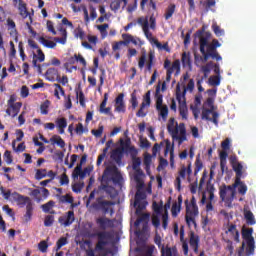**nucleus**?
I'll list each match as a JSON object with an SVG mask.
<instances>
[{"instance_id":"obj_24","label":"nucleus","mask_w":256,"mask_h":256,"mask_svg":"<svg viewBox=\"0 0 256 256\" xmlns=\"http://www.w3.org/2000/svg\"><path fill=\"white\" fill-rule=\"evenodd\" d=\"M83 163H85V161H80V165L77 166L73 173H72V177L74 180L80 178V180L85 179V177H87V174L83 171V168L81 166H83Z\"/></svg>"},{"instance_id":"obj_21","label":"nucleus","mask_w":256,"mask_h":256,"mask_svg":"<svg viewBox=\"0 0 256 256\" xmlns=\"http://www.w3.org/2000/svg\"><path fill=\"white\" fill-rule=\"evenodd\" d=\"M200 237L191 231L189 234V246L193 249L195 253L199 251Z\"/></svg>"},{"instance_id":"obj_11","label":"nucleus","mask_w":256,"mask_h":256,"mask_svg":"<svg viewBox=\"0 0 256 256\" xmlns=\"http://www.w3.org/2000/svg\"><path fill=\"white\" fill-rule=\"evenodd\" d=\"M134 181L136 182V188H137V191L135 193L134 202H136L138 204L140 202H144L147 198L146 192H144V190H143L145 187V183L143 181V178H140L139 175L134 176Z\"/></svg>"},{"instance_id":"obj_50","label":"nucleus","mask_w":256,"mask_h":256,"mask_svg":"<svg viewBox=\"0 0 256 256\" xmlns=\"http://www.w3.org/2000/svg\"><path fill=\"white\" fill-rule=\"evenodd\" d=\"M154 45H155L159 50H164V51H166L167 53H170V52H171V48L169 47L168 42L162 44V43H160V42L157 40Z\"/></svg>"},{"instance_id":"obj_7","label":"nucleus","mask_w":256,"mask_h":256,"mask_svg":"<svg viewBox=\"0 0 256 256\" xmlns=\"http://www.w3.org/2000/svg\"><path fill=\"white\" fill-rule=\"evenodd\" d=\"M185 222L187 225H191L193 223L194 225H197L196 223V217L199 215V208L197 205V200L195 196L191 197V200H185Z\"/></svg>"},{"instance_id":"obj_14","label":"nucleus","mask_w":256,"mask_h":256,"mask_svg":"<svg viewBox=\"0 0 256 256\" xmlns=\"http://www.w3.org/2000/svg\"><path fill=\"white\" fill-rule=\"evenodd\" d=\"M125 94L120 93L118 97L114 100V112L118 114L126 113V103H125Z\"/></svg>"},{"instance_id":"obj_12","label":"nucleus","mask_w":256,"mask_h":256,"mask_svg":"<svg viewBox=\"0 0 256 256\" xmlns=\"http://www.w3.org/2000/svg\"><path fill=\"white\" fill-rule=\"evenodd\" d=\"M201 119L212 122L215 126H219V112L212 109L203 108L201 113Z\"/></svg>"},{"instance_id":"obj_38","label":"nucleus","mask_w":256,"mask_h":256,"mask_svg":"<svg viewBox=\"0 0 256 256\" xmlns=\"http://www.w3.org/2000/svg\"><path fill=\"white\" fill-rule=\"evenodd\" d=\"M28 190L30 191V196L34 197V199L36 200L37 203H40L43 199L42 196H39L41 194V188H28Z\"/></svg>"},{"instance_id":"obj_15","label":"nucleus","mask_w":256,"mask_h":256,"mask_svg":"<svg viewBox=\"0 0 256 256\" xmlns=\"http://www.w3.org/2000/svg\"><path fill=\"white\" fill-rule=\"evenodd\" d=\"M230 152H231V141L229 138H227L221 143V150L220 149L218 150L220 161H226Z\"/></svg>"},{"instance_id":"obj_60","label":"nucleus","mask_w":256,"mask_h":256,"mask_svg":"<svg viewBox=\"0 0 256 256\" xmlns=\"http://www.w3.org/2000/svg\"><path fill=\"white\" fill-rule=\"evenodd\" d=\"M153 207V211L157 214V215H162L163 212V204H157L156 202L153 203L152 205Z\"/></svg>"},{"instance_id":"obj_19","label":"nucleus","mask_w":256,"mask_h":256,"mask_svg":"<svg viewBox=\"0 0 256 256\" xmlns=\"http://www.w3.org/2000/svg\"><path fill=\"white\" fill-rule=\"evenodd\" d=\"M231 164H232V168H233L234 172L236 173L235 180H238V182H239V179H242L246 176V169L238 161H232Z\"/></svg>"},{"instance_id":"obj_3","label":"nucleus","mask_w":256,"mask_h":256,"mask_svg":"<svg viewBox=\"0 0 256 256\" xmlns=\"http://www.w3.org/2000/svg\"><path fill=\"white\" fill-rule=\"evenodd\" d=\"M199 50L202 54L199 55L197 53L194 54V60L195 62L201 61L202 63H206L209 61V59H213L216 61H221L222 57L219 54V51H217V48L213 46L211 43H209L208 37L201 36L199 40Z\"/></svg>"},{"instance_id":"obj_23","label":"nucleus","mask_w":256,"mask_h":256,"mask_svg":"<svg viewBox=\"0 0 256 256\" xmlns=\"http://www.w3.org/2000/svg\"><path fill=\"white\" fill-rule=\"evenodd\" d=\"M22 104L21 102H16L15 104H10V106L6 109V114L11 116L12 118L17 117L19 112L21 111Z\"/></svg>"},{"instance_id":"obj_59","label":"nucleus","mask_w":256,"mask_h":256,"mask_svg":"<svg viewBox=\"0 0 256 256\" xmlns=\"http://www.w3.org/2000/svg\"><path fill=\"white\" fill-rule=\"evenodd\" d=\"M213 69V62H207L205 66L201 67V72L210 75L211 71Z\"/></svg>"},{"instance_id":"obj_32","label":"nucleus","mask_w":256,"mask_h":256,"mask_svg":"<svg viewBox=\"0 0 256 256\" xmlns=\"http://www.w3.org/2000/svg\"><path fill=\"white\" fill-rule=\"evenodd\" d=\"M53 87H55V89H54V97H56L57 100H61L60 95L62 97H65V95H66L65 89L60 84L54 83Z\"/></svg>"},{"instance_id":"obj_6","label":"nucleus","mask_w":256,"mask_h":256,"mask_svg":"<svg viewBox=\"0 0 256 256\" xmlns=\"http://www.w3.org/2000/svg\"><path fill=\"white\" fill-rule=\"evenodd\" d=\"M12 200L16 202L17 206L20 208L26 206V213L23 218L26 223L31 221L34 212V204L29 196H23V194H19V192H12Z\"/></svg>"},{"instance_id":"obj_25","label":"nucleus","mask_w":256,"mask_h":256,"mask_svg":"<svg viewBox=\"0 0 256 256\" xmlns=\"http://www.w3.org/2000/svg\"><path fill=\"white\" fill-rule=\"evenodd\" d=\"M96 223L99 225L100 229L105 231V229H109L113 227V221L106 217H100L96 220Z\"/></svg>"},{"instance_id":"obj_46","label":"nucleus","mask_w":256,"mask_h":256,"mask_svg":"<svg viewBox=\"0 0 256 256\" xmlns=\"http://www.w3.org/2000/svg\"><path fill=\"white\" fill-rule=\"evenodd\" d=\"M146 104H141L139 110L136 112V117L145 118L147 116Z\"/></svg>"},{"instance_id":"obj_54","label":"nucleus","mask_w":256,"mask_h":256,"mask_svg":"<svg viewBox=\"0 0 256 256\" xmlns=\"http://www.w3.org/2000/svg\"><path fill=\"white\" fill-rule=\"evenodd\" d=\"M68 244V239L66 237H61L56 242V251H59L62 247Z\"/></svg>"},{"instance_id":"obj_31","label":"nucleus","mask_w":256,"mask_h":256,"mask_svg":"<svg viewBox=\"0 0 256 256\" xmlns=\"http://www.w3.org/2000/svg\"><path fill=\"white\" fill-rule=\"evenodd\" d=\"M143 33L146 39L150 42V44H156L158 40L155 37H153V33H151V31L149 30V26H147V23H145Z\"/></svg>"},{"instance_id":"obj_57","label":"nucleus","mask_w":256,"mask_h":256,"mask_svg":"<svg viewBox=\"0 0 256 256\" xmlns=\"http://www.w3.org/2000/svg\"><path fill=\"white\" fill-rule=\"evenodd\" d=\"M55 204H56V203H55L54 201L50 200V201H48V203L42 205L41 208H42V210H43L45 213H49L50 210L53 209V207L55 206Z\"/></svg>"},{"instance_id":"obj_63","label":"nucleus","mask_w":256,"mask_h":256,"mask_svg":"<svg viewBox=\"0 0 256 256\" xmlns=\"http://www.w3.org/2000/svg\"><path fill=\"white\" fill-rule=\"evenodd\" d=\"M175 249L167 247L166 249L162 248V256H173Z\"/></svg>"},{"instance_id":"obj_36","label":"nucleus","mask_w":256,"mask_h":256,"mask_svg":"<svg viewBox=\"0 0 256 256\" xmlns=\"http://www.w3.org/2000/svg\"><path fill=\"white\" fill-rule=\"evenodd\" d=\"M192 175V168H191V163H189L186 166H182V168L180 169V172H179V177L182 178V179H185L186 176H191Z\"/></svg>"},{"instance_id":"obj_8","label":"nucleus","mask_w":256,"mask_h":256,"mask_svg":"<svg viewBox=\"0 0 256 256\" xmlns=\"http://www.w3.org/2000/svg\"><path fill=\"white\" fill-rule=\"evenodd\" d=\"M161 87L160 82L156 86L155 91V99H156V110L159 112V117L163 119L164 122H166L169 114V109L167 105H163V95L160 93Z\"/></svg>"},{"instance_id":"obj_58","label":"nucleus","mask_w":256,"mask_h":256,"mask_svg":"<svg viewBox=\"0 0 256 256\" xmlns=\"http://www.w3.org/2000/svg\"><path fill=\"white\" fill-rule=\"evenodd\" d=\"M208 83H209V85H212V86H219L220 85V76L219 75L211 76L208 79Z\"/></svg>"},{"instance_id":"obj_52","label":"nucleus","mask_w":256,"mask_h":256,"mask_svg":"<svg viewBox=\"0 0 256 256\" xmlns=\"http://www.w3.org/2000/svg\"><path fill=\"white\" fill-rule=\"evenodd\" d=\"M176 6L174 4H171L168 6L166 13H165V19L169 20L173 14L175 13Z\"/></svg>"},{"instance_id":"obj_16","label":"nucleus","mask_w":256,"mask_h":256,"mask_svg":"<svg viewBox=\"0 0 256 256\" xmlns=\"http://www.w3.org/2000/svg\"><path fill=\"white\" fill-rule=\"evenodd\" d=\"M177 100H178V111H180V117H182V119L184 120H187L188 107H187L185 96H182L181 94H177Z\"/></svg>"},{"instance_id":"obj_51","label":"nucleus","mask_w":256,"mask_h":256,"mask_svg":"<svg viewBox=\"0 0 256 256\" xmlns=\"http://www.w3.org/2000/svg\"><path fill=\"white\" fill-rule=\"evenodd\" d=\"M146 61H147V52L143 51L138 62L139 69H143L145 67Z\"/></svg>"},{"instance_id":"obj_53","label":"nucleus","mask_w":256,"mask_h":256,"mask_svg":"<svg viewBox=\"0 0 256 256\" xmlns=\"http://www.w3.org/2000/svg\"><path fill=\"white\" fill-rule=\"evenodd\" d=\"M19 11H20V15L23 17V18H27L29 17V20H30V13L27 11V8H26V4H20L19 5Z\"/></svg>"},{"instance_id":"obj_62","label":"nucleus","mask_w":256,"mask_h":256,"mask_svg":"<svg viewBox=\"0 0 256 256\" xmlns=\"http://www.w3.org/2000/svg\"><path fill=\"white\" fill-rule=\"evenodd\" d=\"M121 2H122V1L114 0V1L111 3V5H110L111 9H112L114 12H117V11L120 9V7H121Z\"/></svg>"},{"instance_id":"obj_28","label":"nucleus","mask_w":256,"mask_h":256,"mask_svg":"<svg viewBox=\"0 0 256 256\" xmlns=\"http://www.w3.org/2000/svg\"><path fill=\"white\" fill-rule=\"evenodd\" d=\"M46 79L50 82H54L60 76L56 68H50L45 74Z\"/></svg>"},{"instance_id":"obj_43","label":"nucleus","mask_w":256,"mask_h":256,"mask_svg":"<svg viewBox=\"0 0 256 256\" xmlns=\"http://www.w3.org/2000/svg\"><path fill=\"white\" fill-rule=\"evenodd\" d=\"M165 155L170 153V161H174V147L169 140H166Z\"/></svg>"},{"instance_id":"obj_1","label":"nucleus","mask_w":256,"mask_h":256,"mask_svg":"<svg viewBox=\"0 0 256 256\" xmlns=\"http://www.w3.org/2000/svg\"><path fill=\"white\" fill-rule=\"evenodd\" d=\"M113 182L114 186H118L120 189L124 184V178L116 166H108L102 176V188L110 196L111 199H115L118 196V192L115 187L109 185Z\"/></svg>"},{"instance_id":"obj_35","label":"nucleus","mask_w":256,"mask_h":256,"mask_svg":"<svg viewBox=\"0 0 256 256\" xmlns=\"http://www.w3.org/2000/svg\"><path fill=\"white\" fill-rule=\"evenodd\" d=\"M134 207L136 208L135 214L142 215L143 211L147 208V201L134 202Z\"/></svg>"},{"instance_id":"obj_4","label":"nucleus","mask_w":256,"mask_h":256,"mask_svg":"<svg viewBox=\"0 0 256 256\" xmlns=\"http://www.w3.org/2000/svg\"><path fill=\"white\" fill-rule=\"evenodd\" d=\"M253 228H243V243L238 251V256H253L255 253V239L253 237Z\"/></svg>"},{"instance_id":"obj_30","label":"nucleus","mask_w":256,"mask_h":256,"mask_svg":"<svg viewBox=\"0 0 256 256\" xmlns=\"http://www.w3.org/2000/svg\"><path fill=\"white\" fill-rule=\"evenodd\" d=\"M8 31L10 36H16L17 35V25L15 24V21L11 18H8L6 20Z\"/></svg>"},{"instance_id":"obj_34","label":"nucleus","mask_w":256,"mask_h":256,"mask_svg":"<svg viewBox=\"0 0 256 256\" xmlns=\"http://www.w3.org/2000/svg\"><path fill=\"white\" fill-rule=\"evenodd\" d=\"M138 218L136 219V221L134 222V227H140V224L142 222H148L149 221V217L151 216L149 213H143L141 212L140 215H137Z\"/></svg>"},{"instance_id":"obj_48","label":"nucleus","mask_w":256,"mask_h":256,"mask_svg":"<svg viewBox=\"0 0 256 256\" xmlns=\"http://www.w3.org/2000/svg\"><path fill=\"white\" fill-rule=\"evenodd\" d=\"M155 59V55L153 54V52H150L148 54V62L146 65V69L147 71L151 72L153 70V61Z\"/></svg>"},{"instance_id":"obj_39","label":"nucleus","mask_w":256,"mask_h":256,"mask_svg":"<svg viewBox=\"0 0 256 256\" xmlns=\"http://www.w3.org/2000/svg\"><path fill=\"white\" fill-rule=\"evenodd\" d=\"M141 161H133L132 168L135 171L134 177L138 176L140 179L143 177V171L140 170Z\"/></svg>"},{"instance_id":"obj_42","label":"nucleus","mask_w":256,"mask_h":256,"mask_svg":"<svg viewBox=\"0 0 256 256\" xmlns=\"http://www.w3.org/2000/svg\"><path fill=\"white\" fill-rule=\"evenodd\" d=\"M0 193L4 200H10V198L13 199V192L11 189L6 190L4 186H0Z\"/></svg>"},{"instance_id":"obj_5","label":"nucleus","mask_w":256,"mask_h":256,"mask_svg":"<svg viewBox=\"0 0 256 256\" xmlns=\"http://www.w3.org/2000/svg\"><path fill=\"white\" fill-rule=\"evenodd\" d=\"M167 130L169 134L172 136L174 141H178V145H181L183 142L187 140V131L185 123L175 122V118L171 117L167 124Z\"/></svg>"},{"instance_id":"obj_55","label":"nucleus","mask_w":256,"mask_h":256,"mask_svg":"<svg viewBox=\"0 0 256 256\" xmlns=\"http://www.w3.org/2000/svg\"><path fill=\"white\" fill-rule=\"evenodd\" d=\"M49 106H50V101L46 100L44 103L41 104L40 110L42 115H48L49 114Z\"/></svg>"},{"instance_id":"obj_20","label":"nucleus","mask_w":256,"mask_h":256,"mask_svg":"<svg viewBox=\"0 0 256 256\" xmlns=\"http://www.w3.org/2000/svg\"><path fill=\"white\" fill-rule=\"evenodd\" d=\"M58 222L63 225V227H70L75 222V212L69 211L66 213L65 217H59Z\"/></svg>"},{"instance_id":"obj_27","label":"nucleus","mask_w":256,"mask_h":256,"mask_svg":"<svg viewBox=\"0 0 256 256\" xmlns=\"http://www.w3.org/2000/svg\"><path fill=\"white\" fill-rule=\"evenodd\" d=\"M60 33L62 35V37H54L53 41L55 43H59L61 45H65L67 43V37H68V32L65 28H61L60 29Z\"/></svg>"},{"instance_id":"obj_18","label":"nucleus","mask_w":256,"mask_h":256,"mask_svg":"<svg viewBox=\"0 0 256 256\" xmlns=\"http://www.w3.org/2000/svg\"><path fill=\"white\" fill-rule=\"evenodd\" d=\"M122 37V41H118V42H114L112 49L114 52L120 50L121 46H128L130 44V42L133 39V35L129 34V33H124L121 35Z\"/></svg>"},{"instance_id":"obj_26","label":"nucleus","mask_w":256,"mask_h":256,"mask_svg":"<svg viewBox=\"0 0 256 256\" xmlns=\"http://www.w3.org/2000/svg\"><path fill=\"white\" fill-rule=\"evenodd\" d=\"M56 127L58 128V133L63 135L65 133V129L68 126L67 119L65 117L57 118L55 121Z\"/></svg>"},{"instance_id":"obj_41","label":"nucleus","mask_w":256,"mask_h":256,"mask_svg":"<svg viewBox=\"0 0 256 256\" xmlns=\"http://www.w3.org/2000/svg\"><path fill=\"white\" fill-rule=\"evenodd\" d=\"M50 142H52V144L58 145L60 148H64L66 146L65 141L58 135L52 136V138H50Z\"/></svg>"},{"instance_id":"obj_40","label":"nucleus","mask_w":256,"mask_h":256,"mask_svg":"<svg viewBox=\"0 0 256 256\" xmlns=\"http://www.w3.org/2000/svg\"><path fill=\"white\" fill-rule=\"evenodd\" d=\"M244 219H246V223L249 225L256 224L255 216L251 211H244Z\"/></svg>"},{"instance_id":"obj_33","label":"nucleus","mask_w":256,"mask_h":256,"mask_svg":"<svg viewBox=\"0 0 256 256\" xmlns=\"http://www.w3.org/2000/svg\"><path fill=\"white\" fill-rule=\"evenodd\" d=\"M39 42L48 49H54L57 46V43H55V41L48 40L43 36L39 37Z\"/></svg>"},{"instance_id":"obj_17","label":"nucleus","mask_w":256,"mask_h":256,"mask_svg":"<svg viewBox=\"0 0 256 256\" xmlns=\"http://www.w3.org/2000/svg\"><path fill=\"white\" fill-rule=\"evenodd\" d=\"M170 65H171L170 60H168V59L165 60L164 68L167 70V74L172 75L174 73V71H176V75H178L181 72L180 60H175L171 67H170Z\"/></svg>"},{"instance_id":"obj_49","label":"nucleus","mask_w":256,"mask_h":256,"mask_svg":"<svg viewBox=\"0 0 256 256\" xmlns=\"http://www.w3.org/2000/svg\"><path fill=\"white\" fill-rule=\"evenodd\" d=\"M141 104H144L146 108L151 107V90L146 92V94L143 97V101Z\"/></svg>"},{"instance_id":"obj_44","label":"nucleus","mask_w":256,"mask_h":256,"mask_svg":"<svg viewBox=\"0 0 256 256\" xmlns=\"http://www.w3.org/2000/svg\"><path fill=\"white\" fill-rule=\"evenodd\" d=\"M206 189L209 193V201L212 202V200L215 199V186L211 184V181L207 182Z\"/></svg>"},{"instance_id":"obj_2","label":"nucleus","mask_w":256,"mask_h":256,"mask_svg":"<svg viewBox=\"0 0 256 256\" xmlns=\"http://www.w3.org/2000/svg\"><path fill=\"white\" fill-rule=\"evenodd\" d=\"M118 143V147L114 148L110 153L112 161H122L124 156L130 157L131 161H141V158L138 157L139 150L132 145L130 138H121Z\"/></svg>"},{"instance_id":"obj_56","label":"nucleus","mask_w":256,"mask_h":256,"mask_svg":"<svg viewBox=\"0 0 256 256\" xmlns=\"http://www.w3.org/2000/svg\"><path fill=\"white\" fill-rule=\"evenodd\" d=\"M47 177V170L46 169H38L35 175V179L40 181Z\"/></svg>"},{"instance_id":"obj_13","label":"nucleus","mask_w":256,"mask_h":256,"mask_svg":"<svg viewBox=\"0 0 256 256\" xmlns=\"http://www.w3.org/2000/svg\"><path fill=\"white\" fill-rule=\"evenodd\" d=\"M236 188H238V192L241 195H246L247 191H248V187L245 184L244 181H242L241 179H235L234 184H232V187H229L230 192H231V198L234 199L235 195H236Z\"/></svg>"},{"instance_id":"obj_10","label":"nucleus","mask_w":256,"mask_h":256,"mask_svg":"<svg viewBox=\"0 0 256 256\" xmlns=\"http://www.w3.org/2000/svg\"><path fill=\"white\" fill-rule=\"evenodd\" d=\"M115 205L116 203L113 201H107L103 200L102 198H98L96 200V203L92 204L91 207L95 210L102 211L105 215L110 213V215L112 216L115 213L112 207Z\"/></svg>"},{"instance_id":"obj_47","label":"nucleus","mask_w":256,"mask_h":256,"mask_svg":"<svg viewBox=\"0 0 256 256\" xmlns=\"http://www.w3.org/2000/svg\"><path fill=\"white\" fill-rule=\"evenodd\" d=\"M182 65H184V67H191V58L189 53H182Z\"/></svg>"},{"instance_id":"obj_64","label":"nucleus","mask_w":256,"mask_h":256,"mask_svg":"<svg viewBox=\"0 0 256 256\" xmlns=\"http://www.w3.org/2000/svg\"><path fill=\"white\" fill-rule=\"evenodd\" d=\"M181 211V206H179L177 203L173 204L172 206V216L177 217L178 213Z\"/></svg>"},{"instance_id":"obj_37","label":"nucleus","mask_w":256,"mask_h":256,"mask_svg":"<svg viewBox=\"0 0 256 256\" xmlns=\"http://www.w3.org/2000/svg\"><path fill=\"white\" fill-rule=\"evenodd\" d=\"M229 187L232 188V185L223 184L219 187V196L222 202L226 200L227 192L230 191Z\"/></svg>"},{"instance_id":"obj_29","label":"nucleus","mask_w":256,"mask_h":256,"mask_svg":"<svg viewBox=\"0 0 256 256\" xmlns=\"http://www.w3.org/2000/svg\"><path fill=\"white\" fill-rule=\"evenodd\" d=\"M56 198L61 204H72L74 202V197L71 196V194H65L64 196H62L61 194H56Z\"/></svg>"},{"instance_id":"obj_22","label":"nucleus","mask_w":256,"mask_h":256,"mask_svg":"<svg viewBox=\"0 0 256 256\" xmlns=\"http://www.w3.org/2000/svg\"><path fill=\"white\" fill-rule=\"evenodd\" d=\"M225 234L226 235L230 234L234 238V241L237 244L240 243V233L237 230V226L235 224L228 223V229L225 231Z\"/></svg>"},{"instance_id":"obj_45","label":"nucleus","mask_w":256,"mask_h":256,"mask_svg":"<svg viewBox=\"0 0 256 256\" xmlns=\"http://www.w3.org/2000/svg\"><path fill=\"white\" fill-rule=\"evenodd\" d=\"M130 104L133 110H136L139 106V101L136 92L131 93Z\"/></svg>"},{"instance_id":"obj_61","label":"nucleus","mask_w":256,"mask_h":256,"mask_svg":"<svg viewBox=\"0 0 256 256\" xmlns=\"http://www.w3.org/2000/svg\"><path fill=\"white\" fill-rule=\"evenodd\" d=\"M55 221V217L52 215H48L45 217V221H44V225L45 227H52V225L54 224Z\"/></svg>"},{"instance_id":"obj_9","label":"nucleus","mask_w":256,"mask_h":256,"mask_svg":"<svg viewBox=\"0 0 256 256\" xmlns=\"http://www.w3.org/2000/svg\"><path fill=\"white\" fill-rule=\"evenodd\" d=\"M97 237V244L95 246L96 252H104L105 247L109 245V242L113 239L112 233L109 231H100L94 235Z\"/></svg>"}]
</instances>
